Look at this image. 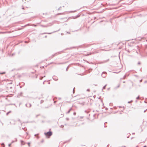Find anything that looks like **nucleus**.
<instances>
[{
	"label": "nucleus",
	"mask_w": 147,
	"mask_h": 147,
	"mask_svg": "<svg viewBox=\"0 0 147 147\" xmlns=\"http://www.w3.org/2000/svg\"><path fill=\"white\" fill-rule=\"evenodd\" d=\"M45 134L47 138H49L52 135V133L51 131H49L47 133H45Z\"/></svg>",
	"instance_id": "f257e3e1"
},
{
	"label": "nucleus",
	"mask_w": 147,
	"mask_h": 147,
	"mask_svg": "<svg viewBox=\"0 0 147 147\" xmlns=\"http://www.w3.org/2000/svg\"><path fill=\"white\" fill-rule=\"evenodd\" d=\"M76 112H74V115H76Z\"/></svg>",
	"instance_id": "f03ea898"
},
{
	"label": "nucleus",
	"mask_w": 147,
	"mask_h": 147,
	"mask_svg": "<svg viewBox=\"0 0 147 147\" xmlns=\"http://www.w3.org/2000/svg\"><path fill=\"white\" fill-rule=\"evenodd\" d=\"M5 74V72H3V73H0V74Z\"/></svg>",
	"instance_id": "7ed1b4c3"
},
{
	"label": "nucleus",
	"mask_w": 147,
	"mask_h": 147,
	"mask_svg": "<svg viewBox=\"0 0 147 147\" xmlns=\"http://www.w3.org/2000/svg\"><path fill=\"white\" fill-rule=\"evenodd\" d=\"M138 64H139V65H140V62H138Z\"/></svg>",
	"instance_id": "20e7f679"
}]
</instances>
